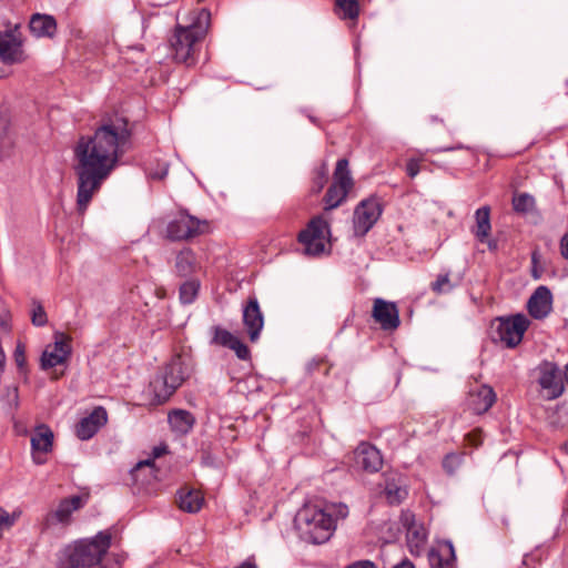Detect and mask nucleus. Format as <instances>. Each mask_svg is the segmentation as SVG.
<instances>
[{
    "label": "nucleus",
    "mask_w": 568,
    "mask_h": 568,
    "mask_svg": "<svg viewBox=\"0 0 568 568\" xmlns=\"http://www.w3.org/2000/svg\"><path fill=\"white\" fill-rule=\"evenodd\" d=\"M352 187L353 179L348 170V161L346 159H341L336 163L334 182L328 187L324 197L326 204L325 210H333L341 205Z\"/></svg>",
    "instance_id": "nucleus-7"
},
{
    "label": "nucleus",
    "mask_w": 568,
    "mask_h": 568,
    "mask_svg": "<svg viewBox=\"0 0 568 568\" xmlns=\"http://www.w3.org/2000/svg\"><path fill=\"white\" fill-rule=\"evenodd\" d=\"M88 498L81 495H74L63 498L55 508L51 509L44 517L47 527L61 525L68 526L71 523L73 513L78 511L87 504Z\"/></svg>",
    "instance_id": "nucleus-12"
},
{
    "label": "nucleus",
    "mask_w": 568,
    "mask_h": 568,
    "mask_svg": "<svg viewBox=\"0 0 568 568\" xmlns=\"http://www.w3.org/2000/svg\"><path fill=\"white\" fill-rule=\"evenodd\" d=\"M455 148H447V149H444L443 151H452L454 150Z\"/></svg>",
    "instance_id": "nucleus-55"
},
{
    "label": "nucleus",
    "mask_w": 568,
    "mask_h": 568,
    "mask_svg": "<svg viewBox=\"0 0 568 568\" xmlns=\"http://www.w3.org/2000/svg\"><path fill=\"white\" fill-rule=\"evenodd\" d=\"M166 174H168V168H165L161 174H153L152 178L163 179Z\"/></svg>",
    "instance_id": "nucleus-53"
},
{
    "label": "nucleus",
    "mask_w": 568,
    "mask_h": 568,
    "mask_svg": "<svg viewBox=\"0 0 568 568\" xmlns=\"http://www.w3.org/2000/svg\"><path fill=\"white\" fill-rule=\"evenodd\" d=\"M143 467H150V468H153L154 467V460L153 459H146V460H141L136 464V466L134 467L133 469V473H138L140 469H142Z\"/></svg>",
    "instance_id": "nucleus-47"
},
{
    "label": "nucleus",
    "mask_w": 568,
    "mask_h": 568,
    "mask_svg": "<svg viewBox=\"0 0 568 568\" xmlns=\"http://www.w3.org/2000/svg\"><path fill=\"white\" fill-rule=\"evenodd\" d=\"M325 511L332 513V518L336 521L337 519H344L348 515V508L344 504H332L326 506Z\"/></svg>",
    "instance_id": "nucleus-39"
},
{
    "label": "nucleus",
    "mask_w": 568,
    "mask_h": 568,
    "mask_svg": "<svg viewBox=\"0 0 568 568\" xmlns=\"http://www.w3.org/2000/svg\"><path fill=\"white\" fill-rule=\"evenodd\" d=\"M163 453H164V448L155 447V448L153 449V456H154V458L160 457Z\"/></svg>",
    "instance_id": "nucleus-52"
},
{
    "label": "nucleus",
    "mask_w": 568,
    "mask_h": 568,
    "mask_svg": "<svg viewBox=\"0 0 568 568\" xmlns=\"http://www.w3.org/2000/svg\"><path fill=\"white\" fill-rule=\"evenodd\" d=\"M345 568H377V566L371 560H358Z\"/></svg>",
    "instance_id": "nucleus-45"
},
{
    "label": "nucleus",
    "mask_w": 568,
    "mask_h": 568,
    "mask_svg": "<svg viewBox=\"0 0 568 568\" xmlns=\"http://www.w3.org/2000/svg\"><path fill=\"white\" fill-rule=\"evenodd\" d=\"M372 316L385 331L396 329L399 324V312L395 303L375 298Z\"/></svg>",
    "instance_id": "nucleus-15"
},
{
    "label": "nucleus",
    "mask_w": 568,
    "mask_h": 568,
    "mask_svg": "<svg viewBox=\"0 0 568 568\" xmlns=\"http://www.w3.org/2000/svg\"><path fill=\"white\" fill-rule=\"evenodd\" d=\"M199 290H200L199 281L191 280V281L184 282L180 286V292H179L181 303L182 304L193 303L195 301V298L197 297Z\"/></svg>",
    "instance_id": "nucleus-32"
},
{
    "label": "nucleus",
    "mask_w": 568,
    "mask_h": 568,
    "mask_svg": "<svg viewBox=\"0 0 568 568\" xmlns=\"http://www.w3.org/2000/svg\"><path fill=\"white\" fill-rule=\"evenodd\" d=\"M110 544L111 535L101 531L92 539H82L68 546L63 550V557L75 568L91 567L101 561Z\"/></svg>",
    "instance_id": "nucleus-4"
},
{
    "label": "nucleus",
    "mask_w": 568,
    "mask_h": 568,
    "mask_svg": "<svg viewBox=\"0 0 568 568\" xmlns=\"http://www.w3.org/2000/svg\"><path fill=\"white\" fill-rule=\"evenodd\" d=\"M406 171L410 178H415L420 171L418 160H415V159L408 160V162L406 164Z\"/></svg>",
    "instance_id": "nucleus-42"
},
{
    "label": "nucleus",
    "mask_w": 568,
    "mask_h": 568,
    "mask_svg": "<svg viewBox=\"0 0 568 568\" xmlns=\"http://www.w3.org/2000/svg\"><path fill=\"white\" fill-rule=\"evenodd\" d=\"M169 423L173 430L186 434L193 427L194 418L190 412L179 409L169 415Z\"/></svg>",
    "instance_id": "nucleus-29"
},
{
    "label": "nucleus",
    "mask_w": 568,
    "mask_h": 568,
    "mask_svg": "<svg viewBox=\"0 0 568 568\" xmlns=\"http://www.w3.org/2000/svg\"><path fill=\"white\" fill-rule=\"evenodd\" d=\"M394 568H415V566L408 559H404L403 561L397 564Z\"/></svg>",
    "instance_id": "nucleus-48"
},
{
    "label": "nucleus",
    "mask_w": 568,
    "mask_h": 568,
    "mask_svg": "<svg viewBox=\"0 0 568 568\" xmlns=\"http://www.w3.org/2000/svg\"><path fill=\"white\" fill-rule=\"evenodd\" d=\"M513 206L516 212H529L535 206V199L527 193L515 195L513 199Z\"/></svg>",
    "instance_id": "nucleus-33"
},
{
    "label": "nucleus",
    "mask_w": 568,
    "mask_h": 568,
    "mask_svg": "<svg viewBox=\"0 0 568 568\" xmlns=\"http://www.w3.org/2000/svg\"><path fill=\"white\" fill-rule=\"evenodd\" d=\"M327 182V171L326 170H321L317 172L316 176L314 178V181H313V191L318 193L323 190L324 185L326 184Z\"/></svg>",
    "instance_id": "nucleus-40"
},
{
    "label": "nucleus",
    "mask_w": 568,
    "mask_h": 568,
    "mask_svg": "<svg viewBox=\"0 0 568 568\" xmlns=\"http://www.w3.org/2000/svg\"><path fill=\"white\" fill-rule=\"evenodd\" d=\"M335 13L342 20H357L359 16L358 0H335Z\"/></svg>",
    "instance_id": "nucleus-31"
},
{
    "label": "nucleus",
    "mask_w": 568,
    "mask_h": 568,
    "mask_svg": "<svg viewBox=\"0 0 568 568\" xmlns=\"http://www.w3.org/2000/svg\"><path fill=\"white\" fill-rule=\"evenodd\" d=\"M26 60L23 39L18 27L0 31V62L6 65H13L23 63Z\"/></svg>",
    "instance_id": "nucleus-8"
},
{
    "label": "nucleus",
    "mask_w": 568,
    "mask_h": 568,
    "mask_svg": "<svg viewBox=\"0 0 568 568\" xmlns=\"http://www.w3.org/2000/svg\"><path fill=\"white\" fill-rule=\"evenodd\" d=\"M463 463V454L450 453L443 459V467L449 475H454Z\"/></svg>",
    "instance_id": "nucleus-34"
},
{
    "label": "nucleus",
    "mask_w": 568,
    "mask_h": 568,
    "mask_svg": "<svg viewBox=\"0 0 568 568\" xmlns=\"http://www.w3.org/2000/svg\"><path fill=\"white\" fill-rule=\"evenodd\" d=\"M71 352L68 339L63 334H55V339L52 345H49L41 357L42 368H52L63 364L69 357Z\"/></svg>",
    "instance_id": "nucleus-16"
},
{
    "label": "nucleus",
    "mask_w": 568,
    "mask_h": 568,
    "mask_svg": "<svg viewBox=\"0 0 568 568\" xmlns=\"http://www.w3.org/2000/svg\"><path fill=\"white\" fill-rule=\"evenodd\" d=\"M476 226L474 229L475 236L480 241L485 242V240L489 236L491 226H490V209L488 206H483L475 212Z\"/></svg>",
    "instance_id": "nucleus-28"
},
{
    "label": "nucleus",
    "mask_w": 568,
    "mask_h": 568,
    "mask_svg": "<svg viewBox=\"0 0 568 568\" xmlns=\"http://www.w3.org/2000/svg\"><path fill=\"white\" fill-rule=\"evenodd\" d=\"M203 496L196 489L187 487L181 488L179 491V507L186 513H197L203 506Z\"/></svg>",
    "instance_id": "nucleus-26"
},
{
    "label": "nucleus",
    "mask_w": 568,
    "mask_h": 568,
    "mask_svg": "<svg viewBox=\"0 0 568 568\" xmlns=\"http://www.w3.org/2000/svg\"><path fill=\"white\" fill-rule=\"evenodd\" d=\"M20 513L9 514L8 511L0 509V536L3 531L10 529L17 519L19 518Z\"/></svg>",
    "instance_id": "nucleus-37"
},
{
    "label": "nucleus",
    "mask_w": 568,
    "mask_h": 568,
    "mask_svg": "<svg viewBox=\"0 0 568 568\" xmlns=\"http://www.w3.org/2000/svg\"><path fill=\"white\" fill-rule=\"evenodd\" d=\"M384 493L389 504H399L406 496L400 477L396 474L386 475Z\"/></svg>",
    "instance_id": "nucleus-27"
},
{
    "label": "nucleus",
    "mask_w": 568,
    "mask_h": 568,
    "mask_svg": "<svg viewBox=\"0 0 568 568\" xmlns=\"http://www.w3.org/2000/svg\"><path fill=\"white\" fill-rule=\"evenodd\" d=\"M243 324L251 342L257 341L264 326V317L256 297H251L244 306Z\"/></svg>",
    "instance_id": "nucleus-17"
},
{
    "label": "nucleus",
    "mask_w": 568,
    "mask_h": 568,
    "mask_svg": "<svg viewBox=\"0 0 568 568\" xmlns=\"http://www.w3.org/2000/svg\"><path fill=\"white\" fill-rule=\"evenodd\" d=\"M402 521L406 527V541L409 552L419 556L424 552L427 542V531L423 524L415 520L412 513H404Z\"/></svg>",
    "instance_id": "nucleus-14"
},
{
    "label": "nucleus",
    "mask_w": 568,
    "mask_h": 568,
    "mask_svg": "<svg viewBox=\"0 0 568 568\" xmlns=\"http://www.w3.org/2000/svg\"><path fill=\"white\" fill-rule=\"evenodd\" d=\"M537 382L546 399H556L564 393V382L558 366L551 362H542L537 367Z\"/></svg>",
    "instance_id": "nucleus-11"
},
{
    "label": "nucleus",
    "mask_w": 568,
    "mask_h": 568,
    "mask_svg": "<svg viewBox=\"0 0 568 568\" xmlns=\"http://www.w3.org/2000/svg\"><path fill=\"white\" fill-rule=\"evenodd\" d=\"M14 361L19 367H23L26 364L24 348L22 345H18L14 351Z\"/></svg>",
    "instance_id": "nucleus-43"
},
{
    "label": "nucleus",
    "mask_w": 568,
    "mask_h": 568,
    "mask_svg": "<svg viewBox=\"0 0 568 568\" xmlns=\"http://www.w3.org/2000/svg\"><path fill=\"white\" fill-rule=\"evenodd\" d=\"M530 321L524 314H516L509 318H499L496 327L497 338L507 347L517 346L527 331Z\"/></svg>",
    "instance_id": "nucleus-9"
},
{
    "label": "nucleus",
    "mask_w": 568,
    "mask_h": 568,
    "mask_svg": "<svg viewBox=\"0 0 568 568\" xmlns=\"http://www.w3.org/2000/svg\"><path fill=\"white\" fill-rule=\"evenodd\" d=\"M212 333V344L232 349L240 359H248L250 349L236 335L220 326H214Z\"/></svg>",
    "instance_id": "nucleus-20"
},
{
    "label": "nucleus",
    "mask_w": 568,
    "mask_h": 568,
    "mask_svg": "<svg viewBox=\"0 0 568 568\" xmlns=\"http://www.w3.org/2000/svg\"><path fill=\"white\" fill-rule=\"evenodd\" d=\"M31 322L36 326H44L48 322L47 313L40 303H33Z\"/></svg>",
    "instance_id": "nucleus-36"
},
{
    "label": "nucleus",
    "mask_w": 568,
    "mask_h": 568,
    "mask_svg": "<svg viewBox=\"0 0 568 568\" xmlns=\"http://www.w3.org/2000/svg\"><path fill=\"white\" fill-rule=\"evenodd\" d=\"M466 439L468 440V443L475 447L479 446L483 442V438H481V432L480 430H474L471 433H469L467 436H466Z\"/></svg>",
    "instance_id": "nucleus-44"
},
{
    "label": "nucleus",
    "mask_w": 568,
    "mask_h": 568,
    "mask_svg": "<svg viewBox=\"0 0 568 568\" xmlns=\"http://www.w3.org/2000/svg\"><path fill=\"white\" fill-rule=\"evenodd\" d=\"M52 443L53 433L48 426L40 425L34 429V433L31 436V448L36 464L40 465L45 462V458H43L42 455L51 450Z\"/></svg>",
    "instance_id": "nucleus-22"
},
{
    "label": "nucleus",
    "mask_w": 568,
    "mask_h": 568,
    "mask_svg": "<svg viewBox=\"0 0 568 568\" xmlns=\"http://www.w3.org/2000/svg\"><path fill=\"white\" fill-rule=\"evenodd\" d=\"M128 121L115 118L101 124L92 135L81 136L73 148L77 178V210L83 214L130 144Z\"/></svg>",
    "instance_id": "nucleus-1"
},
{
    "label": "nucleus",
    "mask_w": 568,
    "mask_h": 568,
    "mask_svg": "<svg viewBox=\"0 0 568 568\" xmlns=\"http://www.w3.org/2000/svg\"><path fill=\"white\" fill-rule=\"evenodd\" d=\"M189 376L183 358L178 355L164 367L151 383L150 387L158 404L165 403Z\"/></svg>",
    "instance_id": "nucleus-5"
},
{
    "label": "nucleus",
    "mask_w": 568,
    "mask_h": 568,
    "mask_svg": "<svg viewBox=\"0 0 568 568\" xmlns=\"http://www.w3.org/2000/svg\"><path fill=\"white\" fill-rule=\"evenodd\" d=\"M57 568H75L73 566H70V564L68 562L67 559H64V557H62L61 561L59 562L58 567Z\"/></svg>",
    "instance_id": "nucleus-50"
},
{
    "label": "nucleus",
    "mask_w": 568,
    "mask_h": 568,
    "mask_svg": "<svg viewBox=\"0 0 568 568\" xmlns=\"http://www.w3.org/2000/svg\"><path fill=\"white\" fill-rule=\"evenodd\" d=\"M4 362H6V356H4L2 348L0 347V374L3 371Z\"/></svg>",
    "instance_id": "nucleus-51"
},
{
    "label": "nucleus",
    "mask_w": 568,
    "mask_h": 568,
    "mask_svg": "<svg viewBox=\"0 0 568 568\" xmlns=\"http://www.w3.org/2000/svg\"><path fill=\"white\" fill-rule=\"evenodd\" d=\"M175 268L180 276L192 274L196 268L194 253L189 248L182 250L176 256Z\"/></svg>",
    "instance_id": "nucleus-30"
},
{
    "label": "nucleus",
    "mask_w": 568,
    "mask_h": 568,
    "mask_svg": "<svg viewBox=\"0 0 568 568\" xmlns=\"http://www.w3.org/2000/svg\"><path fill=\"white\" fill-rule=\"evenodd\" d=\"M382 214V207L376 199L362 201L354 212V232L358 236L365 235L377 222Z\"/></svg>",
    "instance_id": "nucleus-13"
},
{
    "label": "nucleus",
    "mask_w": 568,
    "mask_h": 568,
    "mask_svg": "<svg viewBox=\"0 0 568 568\" xmlns=\"http://www.w3.org/2000/svg\"><path fill=\"white\" fill-rule=\"evenodd\" d=\"M560 254L568 260V232L560 240Z\"/></svg>",
    "instance_id": "nucleus-46"
},
{
    "label": "nucleus",
    "mask_w": 568,
    "mask_h": 568,
    "mask_svg": "<svg viewBox=\"0 0 568 568\" xmlns=\"http://www.w3.org/2000/svg\"><path fill=\"white\" fill-rule=\"evenodd\" d=\"M354 455L356 465L365 471L377 473L383 466L381 452L368 443H361Z\"/></svg>",
    "instance_id": "nucleus-21"
},
{
    "label": "nucleus",
    "mask_w": 568,
    "mask_h": 568,
    "mask_svg": "<svg viewBox=\"0 0 568 568\" xmlns=\"http://www.w3.org/2000/svg\"><path fill=\"white\" fill-rule=\"evenodd\" d=\"M532 261L534 262L536 261V254L535 253L532 254Z\"/></svg>",
    "instance_id": "nucleus-56"
},
{
    "label": "nucleus",
    "mask_w": 568,
    "mask_h": 568,
    "mask_svg": "<svg viewBox=\"0 0 568 568\" xmlns=\"http://www.w3.org/2000/svg\"><path fill=\"white\" fill-rule=\"evenodd\" d=\"M10 315L4 307H0V334H7L9 332Z\"/></svg>",
    "instance_id": "nucleus-41"
},
{
    "label": "nucleus",
    "mask_w": 568,
    "mask_h": 568,
    "mask_svg": "<svg viewBox=\"0 0 568 568\" xmlns=\"http://www.w3.org/2000/svg\"><path fill=\"white\" fill-rule=\"evenodd\" d=\"M432 568H449L455 561V549L450 541H444L428 551Z\"/></svg>",
    "instance_id": "nucleus-23"
},
{
    "label": "nucleus",
    "mask_w": 568,
    "mask_h": 568,
    "mask_svg": "<svg viewBox=\"0 0 568 568\" xmlns=\"http://www.w3.org/2000/svg\"><path fill=\"white\" fill-rule=\"evenodd\" d=\"M296 528L314 544H322L329 539L335 529L332 513L325 511L316 505H305L295 518Z\"/></svg>",
    "instance_id": "nucleus-3"
},
{
    "label": "nucleus",
    "mask_w": 568,
    "mask_h": 568,
    "mask_svg": "<svg viewBox=\"0 0 568 568\" xmlns=\"http://www.w3.org/2000/svg\"><path fill=\"white\" fill-rule=\"evenodd\" d=\"M29 28L37 38H51L57 31V22L52 16L36 13L30 19Z\"/></svg>",
    "instance_id": "nucleus-25"
},
{
    "label": "nucleus",
    "mask_w": 568,
    "mask_h": 568,
    "mask_svg": "<svg viewBox=\"0 0 568 568\" xmlns=\"http://www.w3.org/2000/svg\"><path fill=\"white\" fill-rule=\"evenodd\" d=\"M454 286L455 284H452L448 274L439 275L437 280L432 283V290L437 294L447 293L452 291Z\"/></svg>",
    "instance_id": "nucleus-35"
},
{
    "label": "nucleus",
    "mask_w": 568,
    "mask_h": 568,
    "mask_svg": "<svg viewBox=\"0 0 568 568\" xmlns=\"http://www.w3.org/2000/svg\"><path fill=\"white\" fill-rule=\"evenodd\" d=\"M496 394L490 386L481 385L476 392H470L468 405L476 414L486 413L495 403Z\"/></svg>",
    "instance_id": "nucleus-24"
},
{
    "label": "nucleus",
    "mask_w": 568,
    "mask_h": 568,
    "mask_svg": "<svg viewBox=\"0 0 568 568\" xmlns=\"http://www.w3.org/2000/svg\"><path fill=\"white\" fill-rule=\"evenodd\" d=\"M210 22V11L202 8L190 12L185 26H176L174 34L170 40L175 61L187 65L195 62L194 53L196 43L205 37Z\"/></svg>",
    "instance_id": "nucleus-2"
},
{
    "label": "nucleus",
    "mask_w": 568,
    "mask_h": 568,
    "mask_svg": "<svg viewBox=\"0 0 568 568\" xmlns=\"http://www.w3.org/2000/svg\"><path fill=\"white\" fill-rule=\"evenodd\" d=\"M565 381L568 384V364L565 366Z\"/></svg>",
    "instance_id": "nucleus-54"
},
{
    "label": "nucleus",
    "mask_w": 568,
    "mask_h": 568,
    "mask_svg": "<svg viewBox=\"0 0 568 568\" xmlns=\"http://www.w3.org/2000/svg\"><path fill=\"white\" fill-rule=\"evenodd\" d=\"M0 125H1V129H2V131L0 132V140H1L4 136V134H6L7 130H8V122H7V120H2L0 122Z\"/></svg>",
    "instance_id": "nucleus-49"
},
{
    "label": "nucleus",
    "mask_w": 568,
    "mask_h": 568,
    "mask_svg": "<svg viewBox=\"0 0 568 568\" xmlns=\"http://www.w3.org/2000/svg\"><path fill=\"white\" fill-rule=\"evenodd\" d=\"M329 227L322 216L310 221L306 229L298 234V242L303 245L306 255L316 256L325 252L328 242Z\"/></svg>",
    "instance_id": "nucleus-6"
},
{
    "label": "nucleus",
    "mask_w": 568,
    "mask_h": 568,
    "mask_svg": "<svg viewBox=\"0 0 568 568\" xmlns=\"http://www.w3.org/2000/svg\"><path fill=\"white\" fill-rule=\"evenodd\" d=\"M108 413L105 408L98 406L92 413L83 417L75 426V434L81 440H88L106 424Z\"/></svg>",
    "instance_id": "nucleus-18"
},
{
    "label": "nucleus",
    "mask_w": 568,
    "mask_h": 568,
    "mask_svg": "<svg viewBox=\"0 0 568 568\" xmlns=\"http://www.w3.org/2000/svg\"><path fill=\"white\" fill-rule=\"evenodd\" d=\"M529 314L536 320L547 317L552 310V294L547 286H538L527 303Z\"/></svg>",
    "instance_id": "nucleus-19"
},
{
    "label": "nucleus",
    "mask_w": 568,
    "mask_h": 568,
    "mask_svg": "<svg viewBox=\"0 0 568 568\" xmlns=\"http://www.w3.org/2000/svg\"><path fill=\"white\" fill-rule=\"evenodd\" d=\"M209 225L189 214L181 213L166 227V235L172 241H182L204 233Z\"/></svg>",
    "instance_id": "nucleus-10"
},
{
    "label": "nucleus",
    "mask_w": 568,
    "mask_h": 568,
    "mask_svg": "<svg viewBox=\"0 0 568 568\" xmlns=\"http://www.w3.org/2000/svg\"><path fill=\"white\" fill-rule=\"evenodd\" d=\"M3 400L10 409H17L19 406V390L17 386H8L3 394Z\"/></svg>",
    "instance_id": "nucleus-38"
}]
</instances>
